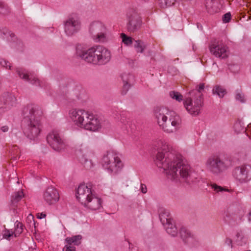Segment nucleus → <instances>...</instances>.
Masks as SVG:
<instances>
[{"label": "nucleus", "mask_w": 251, "mask_h": 251, "mask_svg": "<svg viewBox=\"0 0 251 251\" xmlns=\"http://www.w3.org/2000/svg\"><path fill=\"white\" fill-rule=\"evenodd\" d=\"M156 154L155 163L166 171L168 177L176 182L191 186L199 180L190 166L184 164L180 154L166 142H161Z\"/></svg>", "instance_id": "f257e3e1"}, {"label": "nucleus", "mask_w": 251, "mask_h": 251, "mask_svg": "<svg viewBox=\"0 0 251 251\" xmlns=\"http://www.w3.org/2000/svg\"><path fill=\"white\" fill-rule=\"evenodd\" d=\"M25 126L24 128L25 134L30 139H34L40 133L42 128L41 120L44 112L41 107L36 104H28L23 109Z\"/></svg>", "instance_id": "f03ea898"}, {"label": "nucleus", "mask_w": 251, "mask_h": 251, "mask_svg": "<svg viewBox=\"0 0 251 251\" xmlns=\"http://www.w3.org/2000/svg\"><path fill=\"white\" fill-rule=\"evenodd\" d=\"M154 115L159 126L167 133L175 132L181 127V119L175 111L164 107L157 108Z\"/></svg>", "instance_id": "7ed1b4c3"}, {"label": "nucleus", "mask_w": 251, "mask_h": 251, "mask_svg": "<svg viewBox=\"0 0 251 251\" xmlns=\"http://www.w3.org/2000/svg\"><path fill=\"white\" fill-rule=\"evenodd\" d=\"M204 84L201 83L195 89L190 91L184 99V105L189 113L198 115L203 106V99L202 91Z\"/></svg>", "instance_id": "20e7f679"}, {"label": "nucleus", "mask_w": 251, "mask_h": 251, "mask_svg": "<svg viewBox=\"0 0 251 251\" xmlns=\"http://www.w3.org/2000/svg\"><path fill=\"white\" fill-rule=\"evenodd\" d=\"M101 163L103 169L111 174L119 173L123 167V163L119 154L114 151H107L103 155Z\"/></svg>", "instance_id": "39448f33"}, {"label": "nucleus", "mask_w": 251, "mask_h": 251, "mask_svg": "<svg viewBox=\"0 0 251 251\" xmlns=\"http://www.w3.org/2000/svg\"><path fill=\"white\" fill-rule=\"evenodd\" d=\"M205 166L208 172L216 176L220 175L228 168L227 165L218 155H212L208 158Z\"/></svg>", "instance_id": "423d86ee"}, {"label": "nucleus", "mask_w": 251, "mask_h": 251, "mask_svg": "<svg viewBox=\"0 0 251 251\" xmlns=\"http://www.w3.org/2000/svg\"><path fill=\"white\" fill-rule=\"evenodd\" d=\"M99 46L87 49L80 45L76 47V54L86 62L99 65Z\"/></svg>", "instance_id": "0eeeda50"}, {"label": "nucleus", "mask_w": 251, "mask_h": 251, "mask_svg": "<svg viewBox=\"0 0 251 251\" xmlns=\"http://www.w3.org/2000/svg\"><path fill=\"white\" fill-rule=\"evenodd\" d=\"M69 115L75 124L78 126L86 129L92 114L83 109H72Z\"/></svg>", "instance_id": "6e6552de"}, {"label": "nucleus", "mask_w": 251, "mask_h": 251, "mask_svg": "<svg viewBox=\"0 0 251 251\" xmlns=\"http://www.w3.org/2000/svg\"><path fill=\"white\" fill-rule=\"evenodd\" d=\"M232 175L235 179L241 183H246L251 180V166L243 164L236 167Z\"/></svg>", "instance_id": "1a4fd4ad"}, {"label": "nucleus", "mask_w": 251, "mask_h": 251, "mask_svg": "<svg viewBox=\"0 0 251 251\" xmlns=\"http://www.w3.org/2000/svg\"><path fill=\"white\" fill-rule=\"evenodd\" d=\"M47 141L50 147L56 151H61L66 147L65 140L57 130H53L47 135Z\"/></svg>", "instance_id": "9d476101"}, {"label": "nucleus", "mask_w": 251, "mask_h": 251, "mask_svg": "<svg viewBox=\"0 0 251 251\" xmlns=\"http://www.w3.org/2000/svg\"><path fill=\"white\" fill-rule=\"evenodd\" d=\"M127 20V29L130 32H135L141 27L142 19L137 12L134 9L129 10L126 14Z\"/></svg>", "instance_id": "9b49d317"}, {"label": "nucleus", "mask_w": 251, "mask_h": 251, "mask_svg": "<svg viewBox=\"0 0 251 251\" xmlns=\"http://www.w3.org/2000/svg\"><path fill=\"white\" fill-rule=\"evenodd\" d=\"M89 31L92 37L96 42H104L105 40V27L100 22L92 23L90 26Z\"/></svg>", "instance_id": "f8f14e48"}, {"label": "nucleus", "mask_w": 251, "mask_h": 251, "mask_svg": "<svg viewBox=\"0 0 251 251\" xmlns=\"http://www.w3.org/2000/svg\"><path fill=\"white\" fill-rule=\"evenodd\" d=\"M64 31L68 36H72L80 28V22L76 16H70L64 23Z\"/></svg>", "instance_id": "ddd939ff"}, {"label": "nucleus", "mask_w": 251, "mask_h": 251, "mask_svg": "<svg viewBox=\"0 0 251 251\" xmlns=\"http://www.w3.org/2000/svg\"><path fill=\"white\" fill-rule=\"evenodd\" d=\"M210 52L217 57L225 58L227 57V47L222 41H215L209 46Z\"/></svg>", "instance_id": "4468645a"}, {"label": "nucleus", "mask_w": 251, "mask_h": 251, "mask_svg": "<svg viewBox=\"0 0 251 251\" xmlns=\"http://www.w3.org/2000/svg\"><path fill=\"white\" fill-rule=\"evenodd\" d=\"M43 197L45 201L49 205L56 203L60 199L58 190L52 186L48 187L45 190Z\"/></svg>", "instance_id": "2eb2a0df"}, {"label": "nucleus", "mask_w": 251, "mask_h": 251, "mask_svg": "<svg viewBox=\"0 0 251 251\" xmlns=\"http://www.w3.org/2000/svg\"><path fill=\"white\" fill-rule=\"evenodd\" d=\"M93 195L91 188L87 185L81 184L78 187L76 198L82 205L86 204Z\"/></svg>", "instance_id": "dca6fc26"}, {"label": "nucleus", "mask_w": 251, "mask_h": 251, "mask_svg": "<svg viewBox=\"0 0 251 251\" xmlns=\"http://www.w3.org/2000/svg\"><path fill=\"white\" fill-rule=\"evenodd\" d=\"M16 98L8 93L0 97V110L4 112L10 109L15 104Z\"/></svg>", "instance_id": "f3484780"}, {"label": "nucleus", "mask_w": 251, "mask_h": 251, "mask_svg": "<svg viewBox=\"0 0 251 251\" xmlns=\"http://www.w3.org/2000/svg\"><path fill=\"white\" fill-rule=\"evenodd\" d=\"M94 156V153L89 150L85 151L80 158L81 163L86 169H90L93 166L92 158Z\"/></svg>", "instance_id": "a211bd4d"}, {"label": "nucleus", "mask_w": 251, "mask_h": 251, "mask_svg": "<svg viewBox=\"0 0 251 251\" xmlns=\"http://www.w3.org/2000/svg\"><path fill=\"white\" fill-rule=\"evenodd\" d=\"M16 72L18 73L19 76L22 79L27 80L33 84L38 85L41 86V82L38 79L37 77L33 75L27 74L21 68H17Z\"/></svg>", "instance_id": "6ab92c4d"}, {"label": "nucleus", "mask_w": 251, "mask_h": 251, "mask_svg": "<svg viewBox=\"0 0 251 251\" xmlns=\"http://www.w3.org/2000/svg\"><path fill=\"white\" fill-rule=\"evenodd\" d=\"M99 65H102L108 63L111 59L110 51L105 47L99 46Z\"/></svg>", "instance_id": "aec40b11"}, {"label": "nucleus", "mask_w": 251, "mask_h": 251, "mask_svg": "<svg viewBox=\"0 0 251 251\" xmlns=\"http://www.w3.org/2000/svg\"><path fill=\"white\" fill-rule=\"evenodd\" d=\"M91 118L89 121L88 125L86 126V130L91 131H96L101 127V123L100 120L93 114H92Z\"/></svg>", "instance_id": "412c9836"}, {"label": "nucleus", "mask_w": 251, "mask_h": 251, "mask_svg": "<svg viewBox=\"0 0 251 251\" xmlns=\"http://www.w3.org/2000/svg\"><path fill=\"white\" fill-rule=\"evenodd\" d=\"M101 199L93 195L90 200H88V202L84 206L87 207L89 209L96 210L99 209L101 207Z\"/></svg>", "instance_id": "4be33fe9"}, {"label": "nucleus", "mask_w": 251, "mask_h": 251, "mask_svg": "<svg viewBox=\"0 0 251 251\" xmlns=\"http://www.w3.org/2000/svg\"><path fill=\"white\" fill-rule=\"evenodd\" d=\"M179 234L181 238L185 244H189L192 243L194 241L193 235L186 227H181L180 230Z\"/></svg>", "instance_id": "5701e85b"}, {"label": "nucleus", "mask_w": 251, "mask_h": 251, "mask_svg": "<svg viewBox=\"0 0 251 251\" xmlns=\"http://www.w3.org/2000/svg\"><path fill=\"white\" fill-rule=\"evenodd\" d=\"M205 7L207 12L213 14L220 10L219 3L216 0H205Z\"/></svg>", "instance_id": "b1692460"}, {"label": "nucleus", "mask_w": 251, "mask_h": 251, "mask_svg": "<svg viewBox=\"0 0 251 251\" xmlns=\"http://www.w3.org/2000/svg\"><path fill=\"white\" fill-rule=\"evenodd\" d=\"M159 218L162 224L164 226L173 222V220L171 218L169 212L166 210H164L159 214Z\"/></svg>", "instance_id": "393cba45"}, {"label": "nucleus", "mask_w": 251, "mask_h": 251, "mask_svg": "<svg viewBox=\"0 0 251 251\" xmlns=\"http://www.w3.org/2000/svg\"><path fill=\"white\" fill-rule=\"evenodd\" d=\"M81 239V236L78 235L72 237H67L65 240L66 243L68 244L78 245L80 244Z\"/></svg>", "instance_id": "a878e982"}, {"label": "nucleus", "mask_w": 251, "mask_h": 251, "mask_svg": "<svg viewBox=\"0 0 251 251\" xmlns=\"http://www.w3.org/2000/svg\"><path fill=\"white\" fill-rule=\"evenodd\" d=\"M167 232L172 235L175 236L177 234V229L176 226L173 224L172 222L169 223L164 226Z\"/></svg>", "instance_id": "bb28decb"}, {"label": "nucleus", "mask_w": 251, "mask_h": 251, "mask_svg": "<svg viewBox=\"0 0 251 251\" xmlns=\"http://www.w3.org/2000/svg\"><path fill=\"white\" fill-rule=\"evenodd\" d=\"M134 47L137 53H142L146 48L145 44L141 40H135Z\"/></svg>", "instance_id": "cd10ccee"}, {"label": "nucleus", "mask_w": 251, "mask_h": 251, "mask_svg": "<svg viewBox=\"0 0 251 251\" xmlns=\"http://www.w3.org/2000/svg\"><path fill=\"white\" fill-rule=\"evenodd\" d=\"M24 195L22 191H19L15 192L11 197V202L13 204L17 203L24 197Z\"/></svg>", "instance_id": "c85d7f7f"}, {"label": "nucleus", "mask_w": 251, "mask_h": 251, "mask_svg": "<svg viewBox=\"0 0 251 251\" xmlns=\"http://www.w3.org/2000/svg\"><path fill=\"white\" fill-rule=\"evenodd\" d=\"M213 93L216 94L220 98H222L226 93V90L223 87L219 85H216L213 89Z\"/></svg>", "instance_id": "c756f323"}, {"label": "nucleus", "mask_w": 251, "mask_h": 251, "mask_svg": "<svg viewBox=\"0 0 251 251\" xmlns=\"http://www.w3.org/2000/svg\"><path fill=\"white\" fill-rule=\"evenodd\" d=\"M176 0H158L159 5L162 8L171 6L174 4Z\"/></svg>", "instance_id": "7c9ffc66"}, {"label": "nucleus", "mask_w": 251, "mask_h": 251, "mask_svg": "<svg viewBox=\"0 0 251 251\" xmlns=\"http://www.w3.org/2000/svg\"><path fill=\"white\" fill-rule=\"evenodd\" d=\"M236 236L237 237L236 241L239 245L242 246L246 243V239L241 231L237 232Z\"/></svg>", "instance_id": "2f4dec72"}, {"label": "nucleus", "mask_w": 251, "mask_h": 251, "mask_svg": "<svg viewBox=\"0 0 251 251\" xmlns=\"http://www.w3.org/2000/svg\"><path fill=\"white\" fill-rule=\"evenodd\" d=\"M10 9L6 4L0 1V13L1 14L5 15L10 12Z\"/></svg>", "instance_id": "473e14b6"}, {"label": "nucleus", "mask_w": 251, "mask_h": 251, "mask_svg": "<svg viewBox=\"0 0 251 251\" xmlns=\"http://www.w3.org/2000/svg\"><path fill=\"white\" fill-rule=\"evenodd\" d=\"M170 96L173 99L178 101H180L183 100V96L179 92L176 91H171L169 93Z\"/></svg>", "instance_id": "72a5a7b5"}, {"label": "nucleus", "mask_w": 251, "mask_h": 251, "mask_svg": "<svg viewBox=\"0 0 251 251\" xmlns=\"http://www.w3.org/2000/svg\"><path fill=\"white\" fill-rule=\"evenodd\" d=\"M16 224V228L14 231L15 237H17L20 235L23 230V225L21 223L17 222Z\"/></svg>", "instance_id": "f704fd0d"}, {"label": "nucleus", "mask_w": 251, "mask_h": 251, "mask_svg": "<svg viewBox=\"0 0 251 251\" xmlns=\"http://www.w3.org/2000/svg\"><path fill=\"white\" fill-rule=\"evenodd\" d=\"M233 128L237 133L245 131V127L242 126L240 122H236L234 125Z\"/></svg>", "instance_id": "c9c22d12"}, {"label": "nucleus", "mask_w": 251, "mask_h": 251, "mask_svg": "<svg viewBox=\"0 0 251 251\" xmlns=\"http://www.w3.org/2000/svg\"><path fill=\"white\" fill-rule=\"evenodd\" d=\"M122 39V42L126 45H131L132 43L133 39L126 36L125 33H122L121 35Z\"/></svg>", "instance_id": "e433bc0d"}, {"label": "nucleus", "mask_w": 251, "mask_h": 251, "mask_svg": "<svg viewBox=\"0 0 251 251\" xmlns=\"http://www.w3.org/2000/svg\"><path fill=\"white\" fill-rule=\"evenodd\" d=\"M122 78L123 83H130L131 81L133 79V76L129 74L124 73L122 75Z\"/></svg>", "instance_id": "4c0bfd02"}, {"label": "nucleus", "mask_w": 251, "mask_h": 251, "mask_svg": "<svg viewBox=\"0 0 251 251\" xmlns=\"http://www.w3.org/2000/svg\"><path fill=\"white\" fill-rule=\"evenodd\" d=\"M14 234V232L12 230L5 229L2 231L3 238L7 240H10V237Z\"/></svg>", "instance_id": "58836bf2"}, {"label": "nucleus", "mask_w": 251, "mask_h": 251, "mask_svg": "<svg viewBox=\"0 0 251 251\" xmlns=\"http://www.w3.org/2000/svg\"><path fill=\"white\" fill-rule=\"evenodd\" d=\"M236 100L240 101L242 103H244L246 101L244 95L240 91H237L235 96Z\"/></svg>", "instance_id": "ea45409f"}, {"label": "nucleus", "mask_w": 251, "mask_h": 251, "mask_svg": "<svg viewBox=\"0 0 251 251\" xmlns=\"http://www.w3.org/2000/svg\"><path fill=\"white\" fill-rule=\"evenodd\" d=\"M211 186L213 189H214V191H216L217 192L226 191V189H225L220 186H218L215 183L211 184Z\"/></svg>", "instance_id": "a19ab883"}, {"label": "nucleus", "mask_w": 251, "mask_h": 251, "mask_svg": "<svg viewBox=\"0 0 251 251\" xmlns=\"http://www.w3.org/2000/svg\"><path fill=\"white\" fill-rule=\"evenodd\" d=\"M63 251H76L75 247L67 243V245L63 248Z\"/></svg>", "instance_id": "79ce46f5"}, {"label": "nucleus", "mask_w": 251, "mask_h": 251, "mask_svg": "<svg viewBox=\"0 0 251 251\" xmlns=\"http://www.w3.org/2000/svg\"><path fill=\"white\" fill-rule=\"evenodd\" d=\"M0 64L2 66H3L6 68H7L8 67L9 69H11V66H10V64L9 62H8L6 60H5L3 59H0Z\"/></svg>", "instance_id": "37998d69"}, {"label": "nucleus", "mask_w": 251, "mask_h": 251, "mask_svg": "<svg viewBox=\"0 0 251 251\" xmlns=\"http://www.w3.org/2000/svg\"><path fill=\"white\" fill-rule=\"evenodd\" d=\"M124 83V85H123V89H122V94L123 95H125L127 91L128 90L129 88H130V83Z\"/></svg>", "instance_id": "c03bdc74"}, {"label": "nucleus", "mask_w": 251, "mask_h": 251, "mask_svg": "<svg viewBox=\"0 0 251 251\" xmlns=\"http://www.w3.org/2000/svg\"><path fill=\"white\" fill-rule=\"evenodd\" d=\"M231 19V14L230 13H226L224 15L223 18V22L225 23H228Z\"/></svg>", "instance_id": "a18cd8bd"}, {"label": "nucleus", "mask_w": 251, "mask_h": 251, "mask_svg": "<svg viewBox=\"0 0 251 251\" xmlns=\"http://www.w3.org/2000/svg\"><path fill=\"white\" fill-rule=\"evenodd\" d=\"M141 191L142 193L145 194L147 192V188L146 187V185L144 184H141V187H140Z\"/></svg>", "instance_id": "49530a36"}, {"label": "nucleus", "mask_w": 251, "mask_h": 251, "mask_svg": "<svg viewBox=\"0 0 251 251\" xmlns=\"http://www.w3.org/2000/svg\"><path fill=\"white\" fill-rule=\"evenodd\" d=\"M232 240L228 238H226L225 240V243L229 246L232 247Z\"/></svg>", "instance_id": "de8ad7c7"}, {"label": "nucleus", "mask_w": 251, "mask_h": 251, "mask_svg": "<svg viewBox=\"0 0 251 251\" xmlns=\"http://www.w3.org/2000/svg\"><path fill=\"white\" fill-rule=\"evenodd\" d=\"M4 34H5L7 37L9 36L11 38H13L15 36L14 34L11 31H7L6 33H4Z\"/></svg>", "instance_id": "09e8293b"}, {"label": "nucleus", "mask_w": 251, "mask_h": 251, "mask_svg": "<svg viewBox=\"0 0 251 251\" xmlns=\"http://www.w3.org/2000/svg\"><path fill=\"white\" fill-rule=\"evenodd\" d=\"M1 130L4 132H7L8 130V127L6 126H3L1 127Z\"/></svg>", "instance_id": "8fccbe9b"}, {"label": "nucleus", "mask_w": 251, "mask_h": 251, "mask_svg": "<svg viewBox=\"0 0 251 251\" xmlns=\"http://www.w3.org/2000/svg\"><path fill=\"white\" fill-rule=\"evenodd\" d=\"M45 217H46V214H44L43 213H41L40 216L38 215V216H37L38 218H39V219H42L43 218H45Z\"/></svg>", "instance_id": "3c124183"}, {"label": "nucleus", "mask_w": 251, "mask_h": 251, "mask_svg": "<svg viewBox=\"0 0 251 251\" xmlns=\"http://www.w3.org/2000/svg\"><path fill=\"white\" fill-rule=\"evenodd\" d=\"M248 217L249 221L251 222V209L250 210V211H249V213L248 214Z\"/></svg>", "instance_id": "603ef678"}, {"label": "nucleus", "mask_w": 251, "mask_h": 251, "mask_svg": "<svg viewBox=\"0 0 251 251\" xmlns=\"http://www.w3.org/2000/svg\"><path fill=\"white\" fill-rule=\"evenodd\" d=\"M121 119H120V120L121 121L122 123H124V121L125 120V117H122L121 116Z\"/></svg>", "instance_id": "864d4df0"}]
</instances>
